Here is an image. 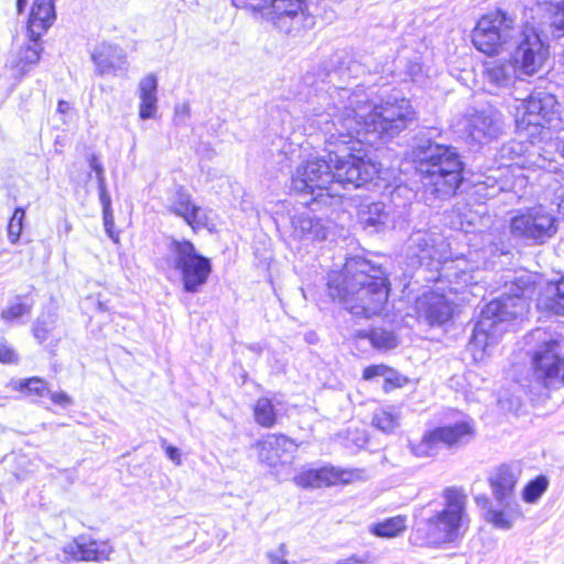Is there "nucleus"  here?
Wrapping results in <instances>:
<instances>
[{
	"label": "nucleus",
	"mask_w": 564,
	"mask_h": 564,
	"mask_svg": "<svg viewBox=\"0 0 564 564\" xmlns=\"http://www.w3.org/2000/svg\"><path fill=\"white\" fill-rule=\"evenodd\" d=\"M519 475L520 470L511 465H501L492 471L489 484L496 501L517 502L514 488Z\"/></svg>",
	"instance_id": "aec40b11"
},
{
	"label": "nucleus",
	"mask_w": 564,
	"mask_h": 564,
	"mask_svg": "<svg viewBox=\"0 0 564 564\" xmlns=\"http://www.w3.org/2000/svg\"><path fill=\"white\" fill-rule=\"evenodd\" d=\"M367 561L358 555H350L346 558L337 560L334 564H366Z\"/></svg>",
	"instance_id": "603ef678"
},
{
	"label": "nucleus",
	"mask_w": 564,
	"mask_h": 564,
	"mask_svg": "<svg viewBox=\"0 0 564 564\" xmlns=\"http://www.w3.org/2000/svg\"><path fill=\"white\" fill-rule=\"evenodd\" d=\"M552 6L554 10L552 25L564 34V0H555Z\"/></svg>",
	"instance_id": "a18cd8bd"
},
{
	"label": "nucleus",
	"mask_w": 564,
	"mask_h": 564,
	"mask_svg": "<svg viewBox=\"0 0 564 564\" xmlns=\"http://www.w3.org/2000/svg\"><path fill=\"white\" fill-rule=\"evenodd\" d=\"M91 58L99 75H116L128 69L127 56L119 46L101 43L95 47Z\"/></svg>",
	"instance_id": "6ab92c4d"
},
{
	"label": "nucleus",
	"mask_w": 564,
	"mask_h": 564,
	"mask_svg": "<svg viewBox=\"0 0 564 564\" xmlns=\"http://www.w3.org/2000/svg\"><path fill=\"white\" fill-rule=\"evenodd\" d=\"M51 397V400L58 405L64 408L68 406L72 403V399L65 392H51L47 394Z\"/></svg>",
	"instance_id": "09e8293b"
},
{
	"label": "nucleus",
	"mask_w": 564,
	"mask_h": 564,
	"mask_svg": "<svg viewBox=\"0 0 564 564\" xmlns=\"http://www.w3.org/2000/svg\"><path fill=\"white\" fill-rule=\"evenodd\" d=\"M289 550L285 543H281L275 550H271L267 553V558L270 564H291L286 560Z\"/></svg>",
	"instance_id": "37998d69"
},
{
	"label": "nucleus",
	"mask_w": 564,
	"mask_h": 564,
	"mask_svg": "<svg viewBox=\"0 0 564 564\" xmlns=\"http://www.w3.org/2000/svg\"><path fill=\"white\" fill-rule=\"evenodd\" d=\"M19 355L15 349L6 340L0 343V362L13 365L18 364Z\"/></svg>",
	"instance_id": "c03bdc74"
},
{
	"label": "nucleus",
	"mask_w": 564,
	"mask_h": 564,
	"mask_svg": "<svg viewBox=\"0 0 564 564\" xmlns=\"http://www.w3.org/2000/svg\"><path fill=\"white\" fill-rule=\"evenodd\" d=\"M440 445L447 448H459L470 443L475 435L476 429L471 421H459L434 429Z\"/></svg>",
	"instance_id": "4be33fe9"
},
{
	"label": "nucleus",
	"mask_w": 564,
	"mask_h": 564,
	"mask_svg": "<svg viewBox=\"0 0 564 564\" xmlns=\"http://www.w3.org/2000/svg\"><path fill=\"white\" fill-rule=\"evenodd\" d=\"M185 247L193 248L194 246H193V243H191V242H186Z\"/></svg>",
	"instance_id": "13d9d810"
},
{
	"label": "nucleus",
	"mask_w": 564,
	"mask_h": 564,
	"mask_svg": "<svg viewBox=\"0 0 564 564\" xmlns=\"http://www.w3.org/2000/svg\"><path fill=\"white\" fill-rule=\"evenodd\" d=\"M558 117V104L554 95L546 91H534L523 99L517 108L518 129L529 127L544 128Z\"/></svg>",
	"instance_id": "9b49d317"
},
{
	"label": "nucleus",
	"mask_w": 564,
	"mask_h": 564,
	"mask_svg": "<svg viewBox=\"0 0 564 564\" xmlns=\"http://www.w3.org/2000/svg\"><path fill=\"white\" fill-rule=\"evenodd\" d=\"M257 448L260 462L275 467L289 463L297 445L283 434H269L257 443Z\"/></svg>",
	"instance_id": "a211bd4d"
},
{
	"label": "nucleus",
	"mask_w": 564,
	"mask_h": 564,
	"mask_svg": "<svg viewBox=\"0 0 564 564\" xmlns=\"http://www.w3.org/2000/svg\"><path fill=\"white\" fill-rule=\"evenodd\" d=\"M411 241L414 247H436L438 237L427 231H416L411 236Z\"/></svg>",
	"instance_id": "a19ab883"
},
{
	"label": "nucleus",
	"mask_w": 564,
	"mask_h": 564,
	"mask_svg": "<svg viewBox=\"0 0 564 564\" xmlns=\"http://www.w3.org/2000/svg\"><path fill=\"white\" fill-rule=\"evenodd\" d=\"M536 280L535 274L521 272L510 284H507L506 294L489 302L482 308L469 341V350L474 359H482L487 349L497 344L502 334L508 330L510 321L528 312V300L535 294Z\"/></svg>",
	"instance_id": "7ed1b4c3"
},
{
	"label": "nucleus",
	"mask_w": 564,
	"mask_h": 564,
	"mask_svg": "<svg viewBox=\"0 0 564 564\" xmlns=\"http://www.w3.org/2000/svg\"><path fill=\"white\" fill-rule=\"evenodd\" d=\"M538 306L564 315V279L546 286L545 295L538 300Z\"/></svg>",
	"instance_id": "cd10ccee"
},
{
	"label": "nucleus",
	"mask_w": 564,
	"mask_h": 564,
	"mask_svg": "<svg viewBox=\"0 0 564 564\" xmlns=\"http://www.w3.org/2000/svg\"><path fill=\"white\" fill-rule=\"evenodd\" d=\"M518 67L513 62L491 61L485 64L484 76L496 87H507L516 77Z\"/></svg>",
	"instance_id": "bb28decb"
},
{
	"label": "nucleus",
	"mask_w": 564,
	"mask_h": 564,
	"mask_svg": "<svg viewBox=\"0 0 564 564\" xmlns=\"http://www.w3.org/2000/svg\"><path fill=\"white\" fill-rule=\"evenodd\" d=\"M43 51L41 39H34L32 34L28 33V39L12 48L7 62L12 77L21 80L32 72L37 66Z\"/></svg>",
	"instance_id": "4468645a"
},
{
	"label": "nucleus",
	"mask_w": 564,
	"mask_h": 564,
	"mask_svg": "<svg viewBox=\"0 0 564 564\" xmlns=\"http://www.w3.org/2000/svg\"><path fill=\"white\" fill-rule=\"evenodd\" d=\"M98 192H99V199H100L102 210H104L106 230L112 238L113 243H119L118 237H113L110 231V226L112 225V215L110 213L111 198L107 192L106 181L102 183H98Z\"/></svg>",
	"instance_id": "c9c22d12"
},
{
	"label": "nucleus",
	"mask_w": 564,
	"mask_h": 564,
	"mask_svg": "<svg viewBox=\"0 0 564 564\" xmlns=\"http://www.w3.org/2000/svg\"><path fill=\"white\" fill-rule=\"evenodd\" d=\"M406 519L402 516L386 519L371 528V532L381 538H394L402 533L406 528Z\"/></svg>",
	"instance_id": "c756f323"
},
{
	"label": "nucleus",
	"mask_w": 564,
	"mask_h": 564,
	"mask_svg": "<svg viewBox=\"0 0 564 564\" xmlns=\"http://www.w3.org/2000/svg\"><path fill=\"white\" fill-rule=\"evenodd\" d=\"M327 285L334 300L351 314L367 318L382 312L390 291L382 267L362 257L347 258L340 271L330 273Z\"/></svg>",
	"instance_id": "f03ea898"
},
{
	"label": "nucleus",
	"mask_w": 564,
	"mask_h": 564,
	"mask_svg": "<svg viewBox=\"0 0 564 564\" xmlns=\"http://www.w3.org/2000/svg\"><path fill=\"white\" fill-rule=\"evenodd\" d=\"M399 414L391 409H379L373 415L372 425L383 433H393L399 426Z\"/></svg>",
	"instance_id": "473e14b6"
},
{
	"label": "nucleus",
	"mask_w": 564,
	"mask_h": 564,
	"mask_svg": "<svg viewBox=\"0 0 564 564\" xmlns=\"http://www.w3.org/2000/svg\"><path fill=\"white\" fill-rule=\"evenodd\" d=\"M357 336L369 338L371 345L378 349H391L398 345L397 337L393 333L382 328L373 329L370 333L360 330Z\"/></svg>",
	"instance_id": "2f4dec72"
},
{
	"label": "nucleus",
	"mask_w": 564,
	"mask_h": 564,
	"mask_svg": "<svg viewBox=\"0 0 564 564\" xmlns=\"http://www.w3.org/2000/svg\"><path fill=\"white\" fill-rule=\"evenodd\" d=\"M533 344L532 366L533 381L529 386L532 398L542 402L551 390L564 387V356L560 336L543 328L532 330L525 338Z\"/></svg>",
	"instance_id": "423d86ee"
},
{
	"label": "nucleus",
	"mask_w": 564,
	"mask_h": 564,
	"mask_svg": "<svg viewBox=\"0 0 564 564\" xmlns=\"http://www.w3.org/2000/svg\"><path fill=\"white\" fill-rule=\"evenodd\" d=\"M358 223L369 234L381 231L389 219V213L381 202L364 200L357 210Z\"/></svg>",
	"instance_id": "b1692460"
},
{
	"label": "nucleus",
	"mask_w": 564,
	"mask_h": 564,
	"mask_svg": "<svg viewBox=\"0 0 564 564\" xmlns=\"http://www.w3.org/2000/svg\"><path fill=\"white\" fill-rule=\"evenodd\" d=\"M172 213L181 216L194 230L206 227L208 217L206 212L192 203L191 195L184 189L178 188L170 204Z\"/></svg>",
	"instance_id": "412c9836"
},
{
	"label": "nucleus",
	"mask_w": 564,
	"mask_h": 564,
	"mask_svg": "<svg viewBox=\"0 0 564 564\" xmlns=\"http://www.w3.org/2000/svg\"><path fill=\"white\" fill-rule=\"evenodd\" d=\"M254 420L258 424L263 427H271L276 422L278 412L272 400L268 398H261L254 405Z\"/></svg>",
	"instance_id": "7c9ffc66"
},
{
	"label": "nucleus",
	"mask_w": 564,
	"mask_h": 564,
	"mask_svg": "<svg viewBox=\"0 0 564 564\" xmlns=\"http://www.w3.org/2000/svg\"><path fill=\"white\" fill-rule=\"evenodd\" d=\"M558 213L564 216V195L561 196L560 202L557 204Z\"/></svg>",
	"instance_id": "6e6d98bb"
},
{
	"label": "nucleus",
	"mask_w": 564,
	"mask_h": 564,
	"mask_svg": "<svg viewBox=\"0 0 564 564\" xmlns=\"http://www.w3.org/2000/svg\"><path fill=\"white\" fill-rule=\"evenodd\" d=\"M512 62L523 75H534L544 65L549 52L533 28H521L511 48Z\"/></svg>",
	"instance_id": "9d476101"
},
{
	"label": "nucleus",
	"mask_w": 564,
	"mask_h": 564,
	"mask_svg": "<svg viewBox=\"0 0 564 564\" xmlns=\"http://www.w3.org/2000/svg\"><path fill=\"white\" fill-rule=\"evenodd\" d=\"M391 372H392V370L383 365L369 366L364 370L362 378L365 380H371L376 377H383L384 378L383 389L387 390V386L390 384V382H391V378L389 377V375Z\"/></svg>",
	"instance_id": "58836bf2"
},
{
	"label": "nucleus",
	"mask_w": 564,
	"mask_h": 564,
	"mask_svg": "<svg viewBox=\"0 0 564 564\" xmlns=\"http://www.w3.org/2000/svg\"><path fill=\"white\" fill-rule=\"evenodd\" d=\"M549 481L546 477L539 476L531 480L523 489V500L529 503H534L547 489Z\"/></svg>",
	"instance_id": "f704fd0d"
},
{
	"label": "nucleus",
	"mask_w": 564,
	"mask_h": 564,
	"mask_svg": "<svg viewBox=\"0 0 564 564\" xmlns=\"http://www.w3.org/2000/svg\"><path fill=\"white\" fill-rule=\"evenodd\" d=\"M324 98L332 102L323 111L315 110L313 124L336 150H328V160L316 158L301 163L292 176V188L311 196L301 204L312 210L340 203V188H358L372 181L379 169L365 159L361 145L390 140L414 119L410 100L373 104L360 86L352 90L334 87Z\"/></svg>",
	"instance_id": "f257e3e1"
},
{
	"label": "nucleus",
	"mask_w": 564,
	"mask_h": 564,
	"mask_svg": "<svg viewBox=\"0 0 564 564\" xmlns=\"http://www.w3.org/2000/svg\"><path fill=\"white\" fill-rule=\"evenodd\" d=\"M139 116L141 119H152L158 111V78L154 74H148L138 85Z\"/></svg>",
	"instance_id": "393cba45"
},
{
	"label": "nucleus",
	"mask_w": 564,
	"mask_h": 564,
	"mask_svg": "<svg viewBox=\"0 0 564 564\" xmlns=\"http://www.w3.org/2000/svg\"><path fill=\"white\" fill-rule=\"evenodd\" d=\"M498 509L489 508L486 512L487 522L495 528L509 530L514 521L521 517V508L518 502L496 501Z\"/></svg>",
	"instance_id": "a878e982"
},
{
	"label": "nucleus",
	"mask_w": 564,
	"mask_h": 564,
	"mask_svg": "<svg viewBox=\"0 0 564 564\" xmlns=\"http://www.w3.org/2000/svg\"><path fill=\"white\" fill-rule=\"evenodd\" d=\"M111 552L112 547L107 542L80 538L66 543L57 558L66 564L73 561L99 562L108 560Z\"/></svg>",
	"instance_id": "dca6fc26"
},
{
	"label": "nucleus",
	"mask_w": 564,
	"mask_h": 564,
	"mask_svg": "<svg viewBox=\"0 0 564 564\" xmlns=\"http://www.w3.org/2000/svg\"><path fill=\"white\" fill-rule=\"evenodd\" d=\"M191 115V107L188 104H181L174 108V123L176 126H185Z\"/></svg>",
	"instance_id": "49530a36"
},
{
	"label": "nucleus",
	"mask_w": 564,
	"mask_h": 564,
	"mask_svg": "<svg viewBox=\"0 0 564 564\" xmlns=\"http://www.w3.org/2000/svg\"><path fill=\"white\" fill-rule=\"evenodd\" d=\"M31 311V306L21 302L20 296L15 299L14 302L10 303L6 308L1 312V318L6 322H13L23 315L29 314Z\"/></svg>",
	"instance_id": "e433bc0d"
},
{
	"label": "nucleus",
	"mask_w": 564,
	"mask_h": 564,
	"mask_svg": "<svg viewBox=\"0 0 564 564\" xmlns=\"http://www.w3.org/2000/svg\"><path fill=\"white\" fill-rule=\"evenodd\" d=\"M69 110V104L65 100H59L57 105V111L61 113H65Z\"/></svg>",
	"instance_id": "864d4df0"
},
{
	"label": "nucleus",
	"mask_w": 564,
	"mask_h": 564,
	"mask_svg": "<svg viewBox=\"0 0 564 564\" xmlns=\"http://www.w3.org/2000/svg\"><path fill=\"white\" fill-rule=\"evenodd\" d=\"M231 2L236 8L256 13L265 0H231Z\"/></svg>",
	"instance_id": "de8ad7c7"
},
{
	"label": "nucleus",
	"mask_w": 564,
	"mask_h": 564,
	"mask_svg": "<svg viewBox=\"0 0 564 564\" xmlns=\"http://www.w3.org/2000/svg\"><path fill=\"white\" fill-rule=\"evenodd\" d=\"M520 29L512 17L497 10L478 20L471 32V41L479 52L498 55L511 51Z\"/></svg>",
	"instance_id": "0eeeda50"
},
{
	"label": "nucleus",
	"mask_w": 564,
	"mask_h": 564,
	"mask_svg": "<svg viewBox=\"0 0 564 564\" xmlns=\"http://www.w3.org/2000/svg\"><path fill=\"white\" fill-rule=\"evenodd\" d=\"M553 162V158H547L546 155L540 152H532L529 154L527 159V164L529 167H536L541 170L551 169Z\"/></svg>",
	"instance_id": "79ce46f5"
},
{
	"label": "nucleus",
	"mask_w": 564,
	"mask_h": 564,
	"mask_svg": "<svg viewBox=\"0 0 564 564\" xmlns=\"http://www.w3.org/2000/svg\"><path fill=\"white\" fill-rule=\"evenodd\" d=\"M165 453H166V456L173 463H175L176 465H181L182 464L181 453H180L178 448H176L175 446H172V445H167L165 447Z\"/></svg>",
	"instance_id": "3c124183"
},
{
	"label": "nucleus",
	"mask_w": 564,
	"mask_h": 564,
	"mask_svg": "<svg viewBox=\"0 0 564 564\" xmlns=\"http://www.w3.org/2000/svg\"><path fill=\"white\" fill-rule=\"evenodd\" d=\"M465 130L474 142L489 143L503 133L502 115L494 108L468 112L465 116Z\"/></svg>",
	"instance_id": "ddd939ff"
},
{
	"label": "nucleus",
	"mask_w": 564,
	"mask_h": 564,
	"mask_svg": "<svg viewBox=\"0 0 564 564\" xmlns=\"http://www.w3.org/2000/svg\"><path fill=\"white\" fill-rule=\"evenodd\" d=\"M562 143H563V145H562V156L564 158V139L562 140Z\"/></svg>",
	"instance_id": "4d7b16f0"
},
{
	"label": "nucleus",
	"mask_w": 564,
	"mask_h": 564,
	"mask_svg": "<svg viewBox=\"0 0 564 564\" xmlns=\"http://www.w3.org/2000/svg\"><path fill=\"white\" fill-rule=\"evenodd\" d=\"M24 216L25 212L23 208H15L8 225V237L11 243H17L21 235Z\"/></svg>",
	"instance_id": "4c0bfd02"
},
{
	"label": "nucleus",
	"mask_w": 564,
	"mask_h": 564,
	"mask_svg": "<svg viewBox=\"0 0 564 564\" xmlns=\"http://www.w3.org/2000/svg\"><path fill=\"white\" fill-rule=\"evenodd\" d=\"M167 261L187 293L199 292L212 272L210 259L195 252V249H173Z\"/></svg>",
	"instance_id": "1a4fd4ad"
},
{
	"label": "nucleus",
	"mask_w": 564,
	"mask_h": 564,
	"mask_svg": "<svg viewBox=\"0 0 564 564\" xmlns=\"http://www.w3.org/2000/svg\"><path fill=\"white\" fill-rule=\"evenodd\" d=\"M28 4V0H17V11L21 14Z\"/></svg>",
	"instance_id": "5fc2aeb1"
},
{
	"label": "nucleus",
	"mask_w": 564,
	"mask_h": 564,
	"mask_svg": "<svg viewBox=\"0 0 564 564\" xmlns=\"http://www.w3.org/2000/svg\"><path fill=\"white\" fill-rule=\"evenodd\" d=\"M55 19L53 0H34L28 21V33L32 34L34 39H41Z\"/></svg>",
	"instance_id": "5701e85b"
},
{
	"label": "nucleus",
	"mask_w": 564,
	"mask_h": 564,
	"mask_svg": "<svg viewBox=\"0 0 564 564\" xmlns=\"http://www.w3.org/2000/svg\"><path fill=\"white\" fill-rule=\"evenodd\" d=\"M89 165H90L91 170L96 173V178H97L98 183L105 182L106 180L104 176V167L99 163L96 155L90 156Z\"/></svg>",
	"instance_id": "8fccbe9b"
},
{
	"label": "nucleus",
	"mask_w": 564,
	"mask_h": 564,
	"mask_svg": "<svg viewBox=\"0 0 564 564\" xmlns=\"http://www.w3.org/2000/svg\"><path fill=\"white\" fill-rule=\"evenodd\" d=\"M444 507L423 518L410 535L415 546H440L460 540L467 524V496L463 489L447 487L443 490Z\"/></svg>",
	"instance_id": "39448f33"
},
{
	"label": "nucleus",
	"mask_w": 564,
	"mask_h": 564,
	"mask_svg": "<svg viewBox=\"0 0 564 564\" xmlns=\"http://www.w3.org/2000/svg\"><path fill=\"white\" fill-rule=\"evenodd\" d=\"M416 169L422 176L424 195L445 199L455 194L463 182L464 163L456 148L432 140H421L413 150Z\"/></svg>",
	"instance_id": "20e7f679"
},
{
	"label": "nucleus",
	"mask_w": 564,
	"mask_h": 564,
	"mask_svg": "<svg viewBox=\"0 0 564 564\" xmlns=\"http://www.w3.org/2000/svg\"><path fill=\"white\" fill-rule=\"evenodd\" d=\"M415 311L419 321L430 326H442L451 319L453 305L443 294L429 292L417 297Z\"/></svg>",
	"instance_id": "f3484780"
},
{
	"label": "nucleus",
	"mask_w": 564,
	"mask_h": 564,
	"mask_svg": "<svg viewBox=\"0 0 564 564\" xmlns=\"http://www.w3.org/2000/svg\"><path fill=\"white\" fill-rule=\"evenodd\" d=\"M17 388L28 395L44 397L50 393L46 382L39 377L20 380Z\"/></svg>",
	"instance_id": "72a5a7b5"
},
{
	"label": "nucleus",
	"mask_w": 564,
	"mask_h": 564,
	"mask_svg": "<svg viewBox=\"0 0 564 564\" xmlns=\"http://www.w3.org/2000/svg\"><path fill=\"white\" fill-rule=\"evenodd\" d=\"M53 322L44 318H37L33 326V335L36 340L42 344L48 339L50 334L53 332Z\"/></svg>",
	"instance_id": "ea45409f"
},
{
	"label": "nucleus",
	"mask_w": 564,
	"mask_h": 564,
	"mask_svg": "<svg viewBox=\"0 0 564 564\" xmlns=\"http://www.w3.org/2000/svg\"><path fill=\"white\" fill-rule=\"evenodd\" d=\"M254 14L288 36H297L314 25L306 0H265Z\"/></svg>",
	"instance_id": "6e6552de"
},
{
	"label": "nucleus",
	"mask_w": 564,
	"mask_h": 564,
	"mask_svg": "<svg viewBox=\"0 0 564 564\" xmlns=\"http://www.w3.org/2000/svg\"><path fill=\"white\" fill-rule=\"evenodd\" d=\"M359 470L339 469L335 467H322L308 469L297 474L293 481L303 489H317L341 484L352 482L359 478Z\"/></svg>",
	"instance_id": "2eb2a0df"
},
{
	"label": "nucleus",
	"mask_w": 564,
	"mask_h": 564,
	"mask_svg": "<svg viewBox=\"0 0 564 564\" xmlns=\"http://www.w3.org/2000/svg\"><path fill=\"white\" fill-rule=\"evenodd\" d=\"M438 440L434 430L427 431L423 434L419 441H410L409 447L411 453L419 457L425 458L437 454L438 452Z\"/></svg>",
	"instance_id": "c85d7f7f"
},
{
	"label": "nucleus",
	"mask_w": 564,
	"mask_h": 564,
	"mask_svg": "<svg viewBox=\"0 0 564 564\" xmlns=\"http://www.w3.org/2000/svg\"><path fill=\"white\" fill-rule=\"evenodd\" d=\"M514 237H523L543 245L557 231L556 219L541 206L518 212L510 220Z\"/></svg>",
	"instance_id": "f8f14e48"
}]
</instances>
